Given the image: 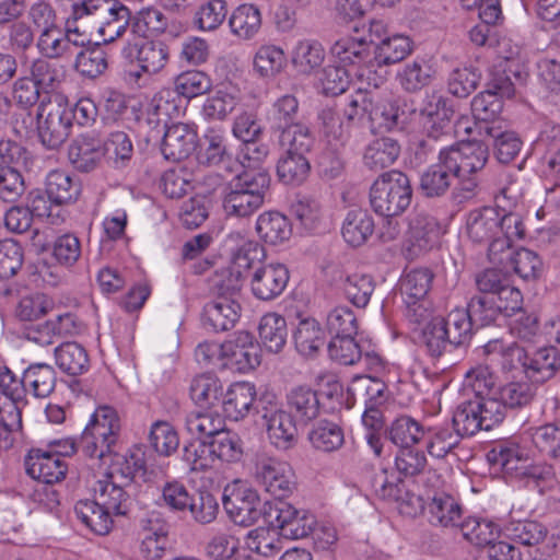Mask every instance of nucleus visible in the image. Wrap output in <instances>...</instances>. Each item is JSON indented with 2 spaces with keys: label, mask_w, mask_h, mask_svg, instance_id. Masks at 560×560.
Instances as JSON below:
<instances>
[{
  "label": "nucleus",
  "mask_w": 560,
  "mask_h": 560,
  "mask_svg": "<svg viewBox=\"0 0 560 560\" xmlns=\"http://www.w3.org/2000/svg\"><path fill=\"white\" fill-rule=\"evenodd\" d=\"M183 100L174 89L164 88L156 92L147 107V119L151 132L166 127L168 119L178 117L182 113Z\"/></svg>",
  "instance_id": "6ab92c4d"
},
{
  "label": "nucleus",
  "mask_w": 560,
  "mask_h": 560,
  "mask_svg": "<svg viewBox=\"0 0 560 560\" xmlns=\"http://www.w3.org/2000/svg\"><path fill=\"white\" fill-rule=\"evenodd\" d=\"M374 232V220L362 209L347 213L341 228L343 240L351 246L364 244Z\"/></svg>",
  "instance_id": "a19ab883"
},
{
  "label": "nucleus",
  "mask_w": 560,
  "mask_h": 560,
  "mask_svg": "<svg viewBox=\"0 0 560 560\" xmlns=\"http://www.w3.org/2000/svg\"><path fill=\"white\" fill-rule=\"evenodd\" d=\"M400 147L396 140L384 137L371 142L364 152L363 161L372 171L390 166L399 156Z\"/></svg>",
  "instance_id": "37998d69"
},
{
  "label": "nucleus",
  "mask_w": 560,
  "mask_h": 560,
  "mask_svg": "<svg viewBox=\"0 0 560 560\" xmlns=\"http://www.w3.org/2000/svg\"><path fill=\"white\" fill-rule=\"evenodd\" d=\"M433 275L427 268L413 269L407 272L400 280V292L406 305H412L429 292Z\"/></svg>",
  "instance_id": "49530a36"
},
{
  "label": "nucleus",
  "mask_w": 560,
  "mask_h": 560,
  "mask_svg": "<svg viewBox=\"0 0 560 560\" xmlns=\"http://www.w3.org/2000/svg\"><path fill=\"white\" fill-rule=\"evenodd\" d=\"M69 160L81 172L94 170L104 156L102 141L94 135L85 133L69 147Z\"/></svg>",
  "instance_id": "c85d7f7f"
},
{
  "label": "nucleus",
  "mask_w": 560,
  "mask_h": 560,
  "mask_svg": "<svg viewBox=\"0 0 560 560\" xmlns=\"http://www.w3.org/2000/svg\"><path fill=\"white\" fill-rule=\"evenodd\" d=\"M454 107L443 95L432 93L427 95L420 109L424 133L429 139L439 140L452 132Z\"/></svg>",
  "instance_id": "2eb2a0df"
},
{
  "label": "nucleus",
  "mask_w": 560,
  "mask_h": 560,
  "mask_svg": "<svg viewBox=\"0 0 560 560\" xmlns=\"http://www.w3.org/2000/svg\"><path fill=\"white\" fill-rule=\"evenodd\" d=\"M210 88L211 79L199 70L184 71L174 80V90L183 101L205 94Z\"/></svg>",
  "instance_id": "69168bd1"
},
{
  "label": "nucleus",
  "mask_w": 560,
  "mask_h": 560,
  "mask_svg": "<svg viewBox=\"0 0 560 560\" xmlns=\"http://www.w3.org/2000/svg\"><path fill=\"white\" fill-rule=\"evenodd\" d=\"M25 467L30 477L46 485L62 480L67 472V465L59 456L39 448L30 451Z\"/></svg>",
  "instance_id": "aec40b11"
},
{
  "label": "nucleus",
  "mask_w": 560,
  "mask_h": 560,
  "mask_svg": "<svg viewBox=\"0 0 560 560\" xmlns=\"http://www.w3.org/2000/svg\"><path fill=\"white\" fill-rule=\"evenodd\" d=\"M292 211L301 225L310 232H317L326 228V215L315 199L300 198L292 206Z\"/></svg>",
  "instance_id": "338daca9"
},
{
  "label": "nucleus",
  "mask_w": 560,
  "mask_h": 560,
  "mask_svg": "<svg viewBox=\"0 0 560 560\" xmlns=\"http://www.w3.org/2000/svg\"><path fill=\"white\" fill-rule=\"evenodd\" d=\"M343 291L347 298L358 307L368 305L375 284L372 276L363 272L348 275L343 281Z\"/></svg>",
  "instance_id": "774afa93"
},
{
  "label": "nucleus",
  "mask_w": 560,
  "mask_h": 560,
  "mask_svg": "<svg viewBox=\"0 0 560 560\" xmlns=\"http://www.w3.org/2000/svg\"><path fill=\"white\" fill-rule=\"evenodd\" d=\"M240 96L234 89H219L207 97L202 114L209 120H224L238 105Z\"/></svg>",
  "instance_id": "3c124183"
},
{
  "label": "nucleus",
  "mask_w": 560,
  "mask_h": 560,
  "mask_svg": "<svg viewBox=\"0 0 560 560\" xmlns=\"http://www.w3.org/2000/svg\"><path fill=\"white\" fill-rule=\"evenodd\" d=\"M144 458L140 451L115 454L106 472L102 476L120 485L131 487L135 478L144 472Z\"/></svg>",
  "instance_id": "72a5a7b5"
},
{
  "label": "nucleus",
  "mask_w": 560,
  "mask_h": 560,
  "mask_svg": "<svg viewBox=\"0 0 560 560\" xmlns=\"http://www.w3.org/2000/svg\"><path fill=\"white\" fill-rule=\"evenodd\" d=\"M442 229L439 222L431 215L417 213L409 220L407 241L409 250L415 255L428 252L439 244Z\"/></svg>",
  "instance_id": "4be33fe9"
},
{
  "label": "nucleus",
  "mask_w": 560,
  "mask_h": 560,
  "mask_svg": "<svg viewBox=\"0 0 560 560\" xmlns=\"http://www.w3.org/2000/svg\"><path fill=\"white\" fill-rule=\"evenodd\" d=\"M296 350L306 358L315 357L325 345V332L315 318H303L293 331Z\"/></svg>",
  "instance_id": "e433bc0d"
},
{
  "label": "nucleus",
  "mask_w": 560,
  "mask_h": 560,
  "mask_svg": "<svg viewBox=\"0 0 560 560\" xmlns=\"http://www.w3.org/2000/svg\"><path fill=\"white\" fill-rule=\"evenodd\" d=\"M256 399L257 390L253 383L235 382L223 394V411L231 420H242L254 410Z\"/></svg>",
  "instance_id": "5701e85b"
},
{
  "label": "nucleus",
  "mask_w": 560,
  "mask_h": 560,
  "mask_svg": "<svg viewBox=\"0 0 560 560\" xmlns=\"http://www.w3.org/2000/svg\"><path fill=\"white\" fill-rule=\"evenodd\" d=\"M515 94V86L509 74L494 77L486 91L477 94L471 101V113L478 133H486L487 126L502 125L498 120L503 107V98H511Z\"/></svg>",
  "instance_id": "0eeeda50"
},
{
  "label": "nucleus",
  "mask_w": 560,
  "mask_h": 560,
  "mask_svg": "<svg viewBox=\"0 0 560 560\" xmlns=\"http://www.w3.org/2000/svg\"><path fill=\"white\" fill-rule=\"evenodd\" d=\"M289 279V269L284 264L278 261L266 262L250 273V290L256 299L270 301L282 294Z\"/></svg>",
  "instance_id": "a211bd4d"
},
{
  "label": "nucleus",
  "mask_w": 560,
  "mask_h": 560,
  "mask_svg": "<svg viewBox=\"0 0 560 560\" xmlns=\"http://www.w3.org/2000/svg\"><path fill=\"white\" fill-rule=\"evenodd\" d=\"M71 128L67 104L60 98L47 104L42 102L37 113V132L43 145L59 148L69 138Z\"/></svg>",
  "instance_id": "9d476101"
},
{
  "label": "nucleus",
  "mask_w": 560,
  "mask_h": 560,
  "mask_svg": "<svg viewBox=\"0 0 560 560\" xmlns=\"http://www.w3.org/2000/svg\"><path fill=\"white\" fill-rule=\"evenodd\" d=\"M520 474L527 487L537 490L540 494L553 491L560 487L555 468L544 462L526 465Z\"/></svg>",
  "instance_id": "603ef678"
},
{
  "label": "nucleus",
  "mask_w": 560,
  "mask_h": 560,
  "mask_svg": "<svg viewBox=\"0 0 560 560\" xmlns=\"http://www.w3.org/2000/svg\"><path fill=\"white\" fill-rule=\"evenodd\" d=\"M270 184L267 172L250 173L244 171L229 185L222 201L229 217L246 218L256 212L265 202Z\"/></svg>",
  "instance_id": "f03ea898"
},
{
  "label": "nucleus",
  "mask_w": 560,
  "mask_h": 560,
  "mask_svg": "<svg viewBox=\"0 0 560 560\" xmlns=\"http://www.w3.org/2000/svg\"><path fill=\"white\" fill-rule=\"evenodd\" d=\"M558 351L553 347H544L530 355L526 354L524 375L533 383L539 384L551 378L560 365Z\"/></svg>",
  "instance_id": "473e14b6"
},
{
  "label": "nucleus",
  "mask_w": 560,
  "mask_h": 560,
  "mask_svg": "<svg viewBox=\"0 0 560 560\" xmlns=\"http://www.w3.org/2000/svg\"><path fill=\"white\" fill-rule=\"evenodd\" d=\"M281 537L280 530L276 526L273 528L257 527L248 532L245 542L249 550L264 557H270L282 549Z\"/></svg>",
  "instance_id": "13d9d810"
},
{
  "label": "nucleus",
  "mask_w": 560,
  "mask_h": 560,
  "mask_svg": "<svg viewBox=\"0 0 560 560\" xmlns=\"http://www.w3.org/2000/svg\"><path fill=\"white\" fill-rule=\"evenodd\" d=\"M310 173V163L305 156L284 152L277 165V174L281 182L288 185L303 183Z\"/></svg>",
  "instance_id": "052dcab7"
},
{
  "label": "nucleus",
  "mask_w": 560,
  "mask_h": 560,
  "mask_svg": "<svg viewBox=\"0 0 560 560\" xmlns=\"http://www.w3.org/2000/svg\"><path fill=\"white\" fill-rule=\"evenodd\" d=\"M434 75L435 70L428 59L416 58L397 71L396 80L405 92L416 93L428 86Z\"/></svg>",
  "instance_id": "2f4dec72"
},
{
  "label": "nucleus",
  "mask_w": 560,
  "mask_h": 560,
  "mask_svg": "<svg viewBox=\"0 0 560 560\" xmlns=\"http://www.w3.org/2000/svg\"><path fill=\"white\" fill-rule=\"evenodd\" d=\"M25 390L30 388L35 397L49 396L56 386L57 377L54 368L46 363L31 364L23 374Z\"/></svg>",
  "instance_id": "a18cd8bd"
},
{
  "label": "nucleus",
  "mask_w": 560,
  "mask_h": 560,
  "mask_svg": "<svg viewBox=\"0 0 560 560\" xmlns=\"http://www.w3.org/2000/svg\"><path fill=\"white\" fill-rule=\"evenodd\" d=\"M429 521L433 525L454 527L460 524L462 506L447 493H436L427 505Z\"/></svg>",
  "instance_id": "4c0bfd02"
},
{
  "label": "nucleus",
  "mask_w": 560,
  "mask_h": 560,
  "mask_svg": "<svg viewBox=\"0 0 560 560\" xmlns=\"http://www.w3.org/2000/svg\"><path fill=\"white\" fill-rule=\"evenodd\" d=\"M140 552L148 560L161 559L167 546V528L160 522H148L141 534Z\"/></svg>",
  "instance_id": "864d4df0"
},
{
  "label": "nucleus",
  "mask_w": 560,
  "mask_h": 560,
  "mask_svg": "<svg viewBox=\"0 0 560 560\" xmlns=\"http://www.w3.org/2000/svg\"><path fill=\"white\" fill-rule=\"evenodd\" d=\"M74 511L78 518L97 535H106L113 528L114 513L105 509L97 500L79 501Z\"/></svg>",
  "instance_id": "58836bf2"
},
{
  "label": "nucleus",
  "mask_w": 560,
  "mask_h": 560,
  "mask_svg": "<svg viewBox=\"0 0 560 560\" xmlns=\"http://www.w3.org/2000/svg\"><path fill=\"white\" fill-rule=\"evenodd\" d=\"M168 59L170 50L164 43L145 40L136 48L135 60L138 69L129 71L127 80L141 86L144 81L160 73L166 67Z\"/></svg>",
  "instance_id": "f3484780"
},
{
  "label": "nucleus",
  "mask_w": 560,
  "mask_h": 560,
  "mask_svg": "<svg viewBox=\"0 0 560 560\" xmlns=\"http://www.w3.org/2000/svg\"><path fill=\"white\" fill-rule=\"evenodd\" d=\"M285 60V54L281 47L273 44H265L256 50L253 67L259 77L271 78L282 71Z\"/></svg>",
  "instance_id": "09e8293b"
},
{
  "label": "nucleus",
  "mask_w": 560,
  "mask_h": 560,
  "mask_svg": "<svg viewBox=\"0 0 560 560\" xmlns=\"http://www.w3.org/2000/svg\"><path fill=\"white\" fill-rule=\"evenodd\" d=\"M448 163L458 174L462 187L474 191L477 183L471 175L482 170L488 160V148L481 141H462L442 149Z\"/></svg>",
  "instance_id": "1a4fd4ad"
},
{
  "label": "nucleus",
  "mask_w": 560,
  "mask_h": 560,
  "mask_svg": "<svg viewBox=\"0 0 560 560\" xmlns=\"http://www.w3.org/2000/svg\"><path fill=\"white\" fill-rule=\"evenodd\" d=\"M120 430L117 411L108 406L98 407L91 416L81 435L85 455L103 458L116 443Z\"/></svg>",
  "instance_id": "39448f33"
},
{
  "label": "nucleus",
  "mask_w": 560,
  "mask_h": 560,
  "mask_svg": "<svg viewBox=\"0 0 560 560\" xmlns=\"http://www.w3.org/2000/svg\"><path fill=\"white\" fill-rule=\"evenodd\" d=\"M224 368L247 373L260 364V346L254 335L237 331L224 341Z\"/></svg>",
  "instance_id": "4468645a"
},
{
  "label": "nucleus",
  "mask_w": 560,
  "mask_h": 560,
  "mask_svg": "<svg viewBox=\"0 0 560 560\" xmlns=\"http://www.w3.org/2000/svg\"><path fill=\"white\" fill-rule=\"evenodd\" d=\"M189 394L192 401L199 407L211 408L222 400L224 386L215 374L203 373L192 378Z\"/></svg>",
  "instance_id": "c9c22d12"
},
{
  "label": "nucleus",
  "mask_w": 560,
  "mask_h": 560,
  "mask_svg": "<svg viewBox=\"0 0 560 560\" xmlns=\"http://www.w3.org/2000/svg\"><path fill=\"white\" fill-rule=\"evenodd\" d=\"M387 438L400 448L411 447L424 435L422 425L409 416L395 419L388 427Z\"/></svg>",
  "instance_id": "8fccbe9b"
},
{
  "label": "nucleus",
  "mask_w": 560,
  "mask_h": 560,
  "mask_svg": "<svg viewBox=\"0 0 560 560\" xmlns=\"http://www.w3.org/2000/svg\"><path fill=\"white\" fill-rule=\"evenodd\" d=\"M370 42L374 44L371 68L395 65L407 58L413 50L410 37L389 33L382 20H371L368 25Z\"/></svg>",
  "instance_id": "6e6552de"
},
{
  "label": "nucleus",
  "mask_w": 560,
  "mask_h": 560,
  "mask_svg": "<svg viewBox=\"0 0 560 560\" xmlns=\"http://www.w3.org/2000/svg\"><path fill=\"white\" fill-rule=\"evenodd\" d=\"M458 174L440 150L438 162L430 165L420 177V189L427 197L444 195L452 186Z\"/></svg>",
  "instance_id": "393cba45"
},
{
  "label": "nucleus",
  "mask_w": 560,
  "mask_h": 560,
  "mask_svg": "<svg viewBox=\"0 0 560 560\" xmlns=\"http://www.w3.org/2000/svg\"><path fill=\"white\" fill-rule=\"evenodd\" d=\"M371 45L368 27L354 26L350 34L338 38L330 47L331 55L343 66L371 68Z\"/></svg>",
  "instance_id": "dca6fc26"
},
{
  "label": "nucleus",
  "mask_w": 560,
  "mask_h": 560,
  "mask_svg": "<svg viewBox=\"0 0 560 560\" xmlns=\"http://www.w3.org/2000/svg\"><path fill=\"white\" fill-rule=\"evenodd\" d=\"M326 50L320 42L313 38L300 39L291 50L293 69L302 75H312L322 68Z\"/></svg>",
  "instance_id": "cd10ccee"
},
{
  "label": "nucleus",
  "mask_w": 560,
  "mask_h": 560,
  "mask_svg": "<svg viewBox=\"0 0 560 560\" xmlns=\"http://www.w3.org/2000/svg\"><path fill=\"white\" fill-rule=\"evenodd\" d=\"M296 420L287 410L262 420L270 444L279 451H289L298 444Z\"/></svg>",
  "instance_id": "bb28decb"
},
{
  "label": "nucleus",
  "mask_w": 560,
  "mask_h": 560,
  "mask_svg": "<svg viewBox=\"0 0 560 560\" xmlns=\"http://www.w3.org/2000/svg\"><path fill=\"white\" fill-rule=\"evenodd\" d=\"M33 211L24 207H11L4 214L3 221L7 229L14 233H23L32 225L33 212L36 215L49 214L46 201L42 196H36L32 201Z\"/></svg>",
  "instance_id": "4d7b16f0"
},
{
  "label": "nucleus",
  "mask_w": 560,
  "mask_h": 560,
  "mask_svg": "<svg viewBox=\"0 0 560 560\" xmlns=\"http://www.w3.org/2000/svg\"><path fill=\"white\" fill-rule=\"evenodd\" d=\"M508 190L497 197V207H485L469 213L467 233L469 238L487 245L489 256H495L510 248L514 241L524 237L522 218L504 209Z\"/></svg>",
  "instance_id": "f257e3e1"
},
{
  "label": "nucleus",
  "mask_w": 560,
  "mask_h": 560,
  "mask_svg": "<svg viewBox=\"0 0 560 560\" xmlns=\"http://www.w3.org/2000/svg\"><path fill=\"white\" fill-rule=\"evenodd\" d=\"M269 525L276 526L287 539H301L310 535L316 520L305 510H298L284 501L275 502L268 508Z\"/></svg>",
  "instance_id": "ddd939ff"
},
{
  "label": "nucleus",
  "mask_w": 560,
  "mask_h": 560,
  "mask_svg": "<svg viewBox=\"0 0 560 560\" xmlns=\"http://www.w3.org/2000/svg\"><path fill=\"white\" fill-rule=\"evenodd\" d=\"M410 180L399 171L382 174L371 186L370 205L375 213L386 218L400 215L410 206Z\"/></svg>",
  "instance_id": "7ed1b4c3"
},
{
  "label": "nucleus",
  "mask_w": 560,
  "mask_h": 560,
  "mask_svg": "<svg viewBox=\"0 0 560 560\" xmlns=\"http://www.w3.org/2000/svg\"><path fill=\"white\" fill-rule=\"evenodd\" d=\"M130 487L120 485L105 477L100 478L94 487L96 500L112 511L115 516L126 515L131 505Z\"/></svg>",
  "instance_id": "7c9ffc66"
},
{
  "label": "nucleus",
  "mask_w": 560,
  "mask_h": 560,
  "mask_svg": "<svg viewBox=\"0 0 560 560\" xmlns=\"http://www.w3.org/2000/svg\"><path fill=\"white\" fill-rule=\"evenodd\" d=\"M56 363L69 375H80L89 369L86 350L77 342H65L55 349Z\"/></svg>",
  "instance_id": "de8ad7c7"
},
{
  "label": "nucleus",
  "mask_w": 560,
  "mask_h": 560,
  "mask_svg": "<svg viewBox=\"0 0 560 560\" xmlns=\"http://www.w3.org/2000/svg\"><path fill=\"white\" fill-rule=\"evenodd\" d=\"M57 80V69L48 61L37 59L32 63L30 77H22L14 81L12 98L19 106L31 108L39 101L40 89L52 88Z\"/></svg>",
  "instance_id": "9b49d317"
},
{
  "label": "nucleus",
  "mask_w": 560,
  "mask_h": 560,
  "mask_svg": "<svg viewBox=\"0 0 560 560\" xmlns=\"http://www.w3.org/2000/svg\"><path fill=\"white\" fill-rule=\"evenodd\" d=\"M205 322L214 331L232 329L241 316V305L235 298L217 295L203 310Z\"/></svg>",
  "instance_id": "a878e982"
},
{
  "label": "nucleus",
  "mask_w": 560,
  "mask_h": 560,
  "mask_svg": "<svg viewBox=\"0 0 560 560\" xmlns=\"http://www.w3.org/2000/svg\"><path fill=\"white\" fill-rule=\"evenodd\" d=\"M256 232L266 243L277 245L291 237L292 226L285 215L277 211H267L257 218Z\"/></svg>",
  "instance_id": "ea45409f"
},
{
  "label": "nucleus",
  "mask_w": 560,
  "mask_h": 560,
  "mask_svg": "<svg viewBox=\"0 0 560 560\" xmlns=\"http://www.w3.org/2000/svg\"><path fill=\"white\" fill-rule=\"evenodd\" d=\"M222 503L230 520L243 527L253 526L260 518L268 524V508L275 506V502H262L255 489L240 480L224 488Z\"/></svg>",
  "instance_id": "20e7f679"
},
{
  "label": "nucleus",
  "mask_w": 560,
  "mask_h": 560,
  "mask_svg": "<svg viewBox=\"0 0 560 560\" xmlns=\"http://www.w3.org/2000/svg\"><path fill=\"white\" fill-rule=\"evenodd\" d=\"M258 335L261 346L268 352H281L288 337L285 318L275 312L262 315L258 325Z\"/></svg>",
  "instance_id": "f704fd0d"
},
{
  "label": "nucleus",
  "mask_w": 560,
  "mask_h": 560,
  "mask_svg": "<svg viewBox=\"0 0 560 560\" xmlns=\"http://www.w3.org/2000/svg\"><path fill=\"white\" fill-rule=\"evenodd\" d=\"M536 383L526 381L509 382L499 390L498 402L502 406L503 418L505 408H520L528 405L536 394Z\"/></svg>",
  "instance_id": "6e6d98bb"
},
{
  "label": "nucleus",
  "mask_w": 560,
  "mask_h": 560,
  "mask_svg": "<svg viewBox=\"0 0 560 560\" xmlns=\"http://www.w3.org/2000/svg\"><path fill=\"white\" fill-rule=\"evenodd\" d=\"M422 337L432 357L439 358L447 351L450 347L454 346L445 328L444 317L442 316H435L427 323L422 329Z\"/></svg>",
  "instance_id": "e2e57ef3"
},
{
  "label": "nucleus",
  "mask_w": 560,
  "mask_h": 560,
  "mask_svg": "<svg viewBox=\"0 0 560 560\" xmlns=\"http://www.w3.org/2000/svg\"><path fill=\"white\" fill-rule=\"evenodd\" d=\"M287 412L300 423H308L319 413L317 393L310 386H295L285 396Z\"/></svg>",
  "instance_id": "c756f323"
},
{
  "label": "nucleus",
  "mask_w": 560,
  "mask_h": 560,
  "mask_svg": "<svg viewBox=\"0 0 560 560\" xmlns=\"http://www.w3.org/2000/svg\"><path fill=\"white\" fill-rule=\"evenodd\" d=\"M452 420L459 438L470 436L500 423L503 420L502 406L497 399L468 398L457 406Z\"/></svg>",
  "instance_id": "423d86ee"
},
{
  "label": "nucleus",
  "mask_w": 560,
  "mask_h": 560,
  "mask_svg": "<svg viewBox=\"0 0 560 560\" xmlns=\"http://www.w3.org/2000/svg\"><path fill=\"white\" fill-rule=\"evenodd\" d=\"M463 536L476 546H490L501 528L491 520L468 517L458 525Z\"/></svg>",
  "instance_id": "5fc2aeb1"
},
{
  "label": "nucleus",
  "mask_w": 560,
  "mask_h": 560,
  "mask_svg": "<svg viewBox=\"0 0 560 560\" xmlns=\"http://www.w3.org/2000/svg\"><path fill=\"white\" fill-rule=\"evenodd\" d=\"M308 441L318 451L334 452L343 444L345 440L338 424L322 420L308 432Z\"/></svg>",
  "instance_id": "bf43d9fd"
},
{
  "label": "nucleus",
  "mask_w": 560,
  "mask_h": 560,
  "mask_svg": "<svg viewBox=\"0 0 560 560\" xmlns=\"http://www.w3.org/2000/svg\"><path fill=\"white\" fill-rule=\"evenodd\" d=\"M231 32L241 39H252L261 27V14L249 3L238 5L229 19Z\"/></svg>",
  "instance_id": "c03bdc74"
},
{
  "label": "nucleus",
  "mask_w": 560,
  "mask_h": 560,
  "mask_svg": "<svg viewBox=\"0 0 560 560\" xmlns=\"http://www.w3.org/2000/svg\"><path fill=\"white\" fill-rule=\"evenodd\" d=\"M197 130L187 124L178 122L166 128L161 151L166 160L180 161L188 158L196 149Z\"/></svg>",
  "instance_id": "412c9836"
},
{
  "label": "nucleus",
  "mask_w": 560,
  "mask_h": 560,
  "mask_svg": "<svg viewBox=\"0 0 560 560\" xmlns=\"http://www.w3.org/2000/svg\"><path fill=\"white\" fill-rule=\"evenodd\" d=\"M255 478L276 499L288 497L294 489V472L291 465L277 457L262 456L255 465Z\"/></svg>",
  "instance_id": "f8f14e48"
},
{
  "label": "nucleus",
  "mask_w": 560,
  "mask_h": 560,
  "mask_svg": "<svg viewBox=\"0 0 560 560\" xmlns=\"http://www.w3.org/2000/svg\"><path fill=\"white\" fill-rule=\"evenodd\" d=\"M482 136L494 140L498 160L502 163L511 162L520 152L522 142L518 137L502 125L487 126Z\"/></svg>",
  "instance_id": "0e129e2a"
},
{
  "label": "nucleus",
  "mask_w": 560,
  "mask_h": 560,
  "mask_svg": "<svg viewBox=\"0 0 560 560\" xmlns=\"http://www.w3.org/2000/svg\"><path fill=\"white\" fill-rule=\"evenodd\" d=\"M46 192L56 205L74 201L80 194V184L68 172L54 170L46 178Z\"/></svg>",
  "instance_id": "79ce46f5"
},
{
  "label": "nucleus",
  "mask_w": 560,
  "mask_h": 560,
  "mask_svg": "<svg viewBox=\"0 0 560 560\" xmlns=\"http://www.w3.org/2000/svg\"><path fill=\"white\" fill-rule=\"evenodd\" d=\"M483 350L489 360L497 362L503 373H512L513 377L516 373L524 374L527 354L524 347L516 342L504 345L501 340L494 339L487 342Z\"/></svg>",
  "instance_id": "b1692460"
},
{
  "label": "nucleus",
  "mask_w": 560,
  "mask_h": 560,
  "mask_svg": "<svg viewBox=\"0 0 560 560\" xmlns=\"http://www.w3.org/2000/svg\"><path fill=\"white\" fill-rule=\"evenodd\" d=\"M280 143L284 152L300 154L305 156L314 144V137L310 128L303 124L296 122L282 129Z\"/></svg>",
  "instance_id": "680f3d73"
}]
</instances>
